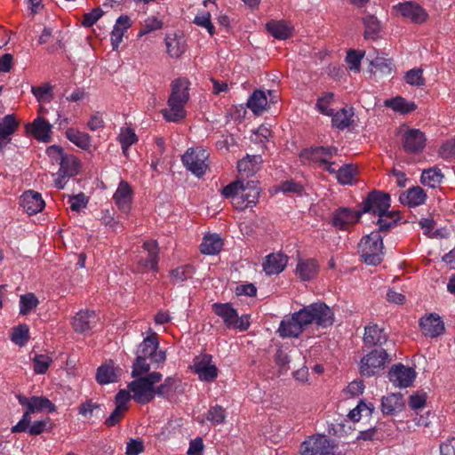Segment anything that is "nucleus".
Listing matches in <instances>:
<instances>
[{"mask_svg": "<svg viewBox=\"0 0 455 455\" xmlns=\"http://www.w3.org/2000/svg\"><path fill=\"white\" fill-rule=\"evenodd\" d=\"M333 322V312L325 303H312L292 314L290 318L283 319L278 333L282 338H298L305 327L311 323L327 327L332 325Z\"/></svg>", "mask_w": 455, "mask_h": 455, "instance_id": "1", "label": "nucleus"}, {"mask_svg": "<svg viewBox=\"0 0 455 455\" xmlns=\"http://www.w3.org/2000/svg\"><path fill=\"white\" fill-rule=\"evenodd\" d=\"M189 81L187 78H178L172 83V92L169 96L168 108L161 113L167 122L180 123L186 116L185 105L189 100Z\"/></svg>", "mask_w": 455, "mask_h": 455, "instance_id": "2", "label": "nucleus"}, {"mask_svg": "<svg viewBox=\"0 0 455 455\" xmlns=\"http://www.w3.org/2000/svg\"><path fill=\"white\" fill-rule=\"evenodd\" d=\"M163 375L158 371L137 377L129 383V391L132 393V398L140 404H148L155 399L156 384L162 380Z\"/></svg>", "mask_w": 455, "mask_h": 455, "instance_id": "3", "label": "nucleus"}, {"mask_svg": "<svg viewBox=\"0 0 455 455\" xmlns=\"http://www.w3.org/2000/svg\"><path fill=\"white\" fill-rule=\"evenodd\" d=\"M359 252L363 261L368 265H379L382 261L383 242L378 231L363 237L359 243Z\"/></svg>", "mask_w": 455, "mask_h": 455, "instance_id": "4", "label": "nucleus"}, {"mask_svg": "<svg viewBox=\"0 0 455 455\" xmlns=\"http://www.w3.org/2000/svg\"><path fill=\"white\" fill-rule=\"evenodd\" d=\"M389 361V355L385 349H374L361 359L360 373L367 378L374 376Z\"/></svg>", "mask_w": 455, "mask_h": 455, "instance_id": "5", "label": "nucleus"}, {"mask_svg": "<svg viewBox=\"0 0 455 455\" xmlns=\"http://www.w3.org/2000/svg\"><path fill=\"white\" fill-rule=\"evenodd\" d=\"M390 207V196L387 193L374 190L367 195L363 201V213H371L385 217Z\"/></svg>", "mask_w": 455, "mask_h": 455, "instance_id": "6", "label": "nucleus"}, {"mask_svg": "<svg viewBox=\"0 0 455 455\" xmlns=\"http://www.w3.org/2000/svg\"><path fill=\"white\" fill-rule=\"evenodd\" d=\"M208 157L209 153L202 148H188L182 156V163L194 175L202 177L208 167Z\"/></svg>", "mask_w": 455, "mask_h": 455, "instance_id": "7", "label": "nucleus"}, {"mask_svg": "<svg viewBox=\"0 0 455 455\" xmlns=\"http://www.w3.org/2000/svg\"><path fill=\"white\" fill-rule=\"evenodd\" d=\"M336 444L323 435H312L300 445L301 455H328Z\"/></svg>", "mask_w": 455, "mask_h": 455, "instance_id": "8", "label": "nucleus"}, {"mask_svg": "<svg viewBox=\"0 0 455 455\" xmlns=\"http://www.w3.org/2000/svg\"><path fill=\"white\" fill-rule=\"evenodd\" d=\"M158 336L156 332H153L139 345L136 355L148 358L151 363H164L166 359L165 351L158 350Z\"/></svg>", "mask_w": 455, "mask_h": 455, "instance_id": "9", "label": "nucleus"}, {"mask_svg": "<svg viewBox=\"0 0 455 455\" xmlns=\"http://www.w3.org/2000/svg\"><path fill=\"white\" fill-rule=\"evenodd\" d=\"M426 136L419 129H407L402 135L401 142L403 150L409 154H419L426 147Z\"/></svg>", "mask_w": 455, "mask_h": 455, "instance_id": "10", "label": "nucleus"}, {"mask_svg": "<svg viewBox=\"0 0 455 455\" xmlns=\"http://www.w3.org/2000/svg\"><path fill=\"white\" fill-rule=\"evenodd\" d=\"M259 188L257 181L243 180V188H241L240 196L236 197L234 206L239 210H244L248 207L254 206L259 200Z\"/></svg>", "mask_w": 455, "mask_h": 455, "instance_id": "11", "label": "nucleus"}, {"mask_svg": "<svg viewBox=\"0 0 455 455\" xmlns=\"http://www.w3.org/2000/svg\"><path fill=\"white\" fill-rule=\"evenodd\" d=\"M337 152L338 148L335 147H312L302 150L299 157L302 161L328 164Z\"/></svg>", "mask_w": 455, "mask_h": 455, "instance_id": "12", "label": "nucleus"}, {"mask_svg": "<svg viewBox=\"0 0 455 455\" xmlns=\"http://www.w3.org/2000/svg\"><path fill=\"white\" fill-rule=\"evenodd\" d=\"M142 248L148 251V257L146 259L140 258L137 260L134 271L144 272L149 267L156 271L158 265L157 243L156 241H147L143 243Z\"/></svg>", "mask_w": 455, "mask_h": 455, "instance_id": "13", "label": "nucleus"}, {"mask_svg": "<svg viewBox=\"0 0 455 455\" xmlns=\"http://www.w3.org/2000/svg\"><path fill=\"white\" fill-rule=\"evenodd\" d=\"M361 216L362 212L360 211L340 207L333 212L331 224L339 229H347L348 226L358 222Z\"/></svg>", "mask_w": 455, "mask_h": 455, "instance_id": "14", "label": "nucleus"}, {"mask_svg": "<svg viewBox=\"0 0 455 455\" xmlns=\"http://www.w3.org/2000/svg\"><path fill=\"white\" fill-rule=\"evenodd\" d=\"M415 376V371L412 368L405 367L401 363L393 365L388 371L389 380L401 387L411 386Z\"/></svg>", "mask_w": 455, "mask_h": 455, "instance_id": "15", "label": "nucleus"}, {"mask_svg": "<svg viewBox=\"0 0 455 455\" xmlns=\"http://www.w3.org/2000/svg\"><path fill=\"white\" fill-rule=\"evenodd\" d=\"M132 186L127 181L121 180L112 199L119 211L128 213L132 209Z\"/></svg>", "mask_w": 455, "mask_h": 455, "instance_id": "16", "label": "nucleus"}, {"mask_svg": "<svg viewBox=\"0 0 455 455\" xmlns=\"http://www.w3.org/2000/svg\"><path fill=\"white\" fill-rule=\"evenodd\" d=\"M19 403L29 409V411L41 412L46 411L48 412H52L56 410V406L46 397L44 396H32L28 398L23 395H16Z\"/></svg>", "mask_w": 455, "mask_h": 455, "instance_id": "17", "label": "nucleus"}, {"mask_svg": "<svg viewBox=\"0 0 455 455\" xmlns=\"http://www.w3.org/2000/svg\"><path fill=\"white\" fill-rule=\"evenodd\" d=\"M97 322L98 316L94 311L81 310L73 317L72 326L76 332L85 333L90 331Z\"/></svg>", "mask_w": 455, "mask_h": 455, "instance_id": "18", "label": "nucleus"}, {"mask_svg": "<svg viewBox=\"0 0 455 455\" xmlns=\"http://www.w3.org/2000/svg\"><path fill=\"white\" fill-rule=\"evenodd\" d=\"M395 9L404 18L410 19L413 23H423L427 20V13L419 4L404 2L396 4Z\"/></svg>", "mask_w": 455, "mask_h": 455, "instance_id": "19", "label": "nucleus"}, {"mask_svg": "<svg viewBox=\"0 0 455 455\" xmlns=\"http://www.w3.org/2000/svg\"><path fill=\"white\" fill-rule=\"evenodd\" d=\"M419 326L425 336L435 338L444 331V324L441 317L435 314H430L419 320Z\"/></svg>", "mask_w": 455, "mask_h": 455, "instance_id": "20", "label": "nucleus"}, {"mask_svg": "<svg viewBox=\"0 0 455 455\" xmlns=\"http://www.w3.org/2000/svg\"><path fill=\"white\" fill-rule=\"evenodd\" d=\"M52 125L42 116L36 118L33 123L26 124V132L32 134L37 140L48 142L51 140Z\"/></svg>", "mask_w": 455, "mask_h": 455, "instance_id": "21", "label": "nucleus"}, {"mask_svg": "<svg viewBox=\"0 0 455 455\" xmlns=\"http://www.w3.org/2000/svg\"><path fill=\"white\" fill-rule=\"evenodd\" d=\"M20 122L12 114L5 116L0 122V151L11 142L12 135L17 131Z\"/></svg>", "mask_w": 455, "mask_h": 455, "instance_id": "22", "label": "nucleus"}, {"mask_svg": "<svg viewBox=\"0 0 455 455\" xmlns=\"http://www.w3.org/2000/svg\"><path fill=\"white\" fill-rule=\"evenodd\" d=\"M21 206L28 215L40 212L45 206L40 193L28 190L21 196Z\"/></svg>", "mask_w": 455, "mask_h": 455, "instance_id": "23", "label": "nucleus"}, {"mask_svg": "<svg viewBox=\"0 0 455 455\" xmlns=\"http://www.w3.org/2000/svg\"><path fill=\"white\" fill-rule=\"evenodd\" d=\"M288 257L283 253H271L263 262V270L267 275H278L283 272L287 265Z\"/></svg>", "mask_w": 455, "mask_h": 455, "instance_id": "24", "label": "nucleus"}, {"mask_svg": "<svg viewBox=\"0 0 455 455\" xmlns=\"http://www.w3.org/2000/svg\"><path fill=\"white\" fill-rule=\"evenodd\" d=\"M263 160L260 155H247L245 157L238 161L237 170L241 176L246 178L253 176L261 166Z\"/></svg>", "mask_w": 455, "mask_h": 455, "instance_id": "25", "label": "nucleus"}, {"mask_svg": "<svg viewBox=\"0 0 455 455\" xmlns=\"http://www.w3.org/2000/svg\"><path fill=\"white\" fill-rule=\"evenodd\" d=\"M166 52L172 58L180 57L187 50L186 40L182 34H168L165 37Z\"/></svg>", "mask_w": 455, "mask_h": 455, "instance_id": "26", "label": "nucleus"}, {"mask_svg": "<svg viewBox=\"0 0 455 455\" xmlns=\"http://www.w3.org/2000/svg\"><path fill=\"white\" fill-rule=\"evenodd\" d=\"M404 405L403 395L399 393L390 394L387 396H383L381 399V411L385 415H393L402 411Z\"/></svg>", "mask_w": 455, "mask_h": 455, "instance_id": "27", "label": "nucleus"}, {"mask_svg": "<svg viewBox=\"0 0 455 455\" xmlns=\"http://www.w3.org/2000/svg\"><path fill=\"white\" fill-rule=\"evenodd\" d=\"M427 199V194L419 186L409 188L406 192L401 194L399 200L403 204L409 207H415L423 204Z\"/></svg>", "mask_w": 455, "mask_h": 455, "instance_id": "28", "label": "nucleus"}, {"mask_svg": "<svg viewBox=\"0 0 455 455\" xmlns=\"http://www.w3.org/2000/svg\"><path fill=\"white\" fill-rule=\"evenodd\" d=\"M132 20L127 15H121L111 32V44L113 50H117L126 30L132 27Z\"/></svg>", "mask_w": 455, "mask_h": 455, "instance_id": "29", "label": "nucleus"}, {"mask_svg": "<svg viewBox=\"0 0 455 455\" xmlns=\"http://www.w3.org/2000/svg\"><path fill=\"white\" fill-rule=\"evenodd\" d=\"M387 336L384 330L379 328L377 324L365 327L363 341L367 346H377L386 343Z\"/></svg>", "mask_w": 455, "mask_h": 455, "instance_id": "30", "label": "nucleus"}, {"mask_svg": "<svg viewBox=\"0 0 455 455\" xmlns=\"http://www.w3.org/2000/svg\"><path fill=\"white\" fill-rule=\"evenodd\" d=\"M212 311L220 318H222L227 328H231L234 320L236 317L237 311L230 303H214Z\"/></svg>", "mask_w": 455, "mask_h": 455, "instance_id": "31", "label": "nucleus"}, {"mask_svg": "<svg viewBox=\"0 0 455 455\" xmlns=\"http://www.w3.org/2000/svg\"><path fill=\"white\" fill-rule=\"evenodd\" d=\"M178 382L180 380L176 377L170 376L165 378L163 383L156 386L155 397L158 396L170 400L176 394Z\"/></svg>", "mask_w": 455, "mask_h": 455, "instance_id": "32", "label": "nucleus"}, {"mask_svg": "<svg viewBox=\"0 0 455 455\" xmlns=\"http://www.w3.org/2000/svg\"><path fill=\"white\" fill-rule=\"evenodd\" d=\"M59 164L58 174L70 178L76 176L80 169V161L73 155H67L62 157Z\"/></svg>", "mask_w": 455, "mask_h": 455, "instance_id": "33", "label": "nucleus"}, {"mask_svg": "<svg viewBox=\"0 0 455 455\" xmlns=\"http://www.w3.org/2000/svg\"><path fill=\"white\" fill-rule=\"evenodd\" d=\"M319 266L315 259L300 261L297 265V274L302 281H309L315 278L318 273Z\"/></svg>", "mask_w": 455, "mask_h": 455, "instance_id": "34", "label": "nucleus"}, {"mask_svg": "<svg viewBox=\"0 0 455 455\" xmlns=\"http://www.w3.org/2000/svg\"><path fill=\"white\" fill-rule=\"evenodd\" d=\"M222 246V239L220 235L213 234L204 237L200 245V251L203 254L214 255L221 251Z\"/></svg>", "mask_w": 455, "mask_h": 455, "instance_id": "35", "label": "nucleus"}, {"mask_svg": "<svg viewBox=\"0 0 455 455\" xmlns=\"http://www.w3.org/2000/svg\"><path fill=\"white\" fill-rule=\"evenodd\" d=\"M266 28L269 34L279 40H285L292 34L291 28L283 20H270L266 24Z\"/></svg>", "mask_w": 455, "mask_h": 455, "instance_id": "36", "label": "nucleus"}, {"mask_svg": "<svg viewBox=\"0 0 455 455\" xmlns=\"http://www.w3.org/2000/svg\"><path fill=\"white\" fill-rule=\"evenodd\" d=\"M364 25V38L376 40L379 37L381 26L379 20L371 14H368L362 19Z\"/></svg>", "mask_w": 455, "mask_h": 455, "instance_id": "37", "label": "nucleus"}, {"mask_svg": "<svg viewBox=\"0 0 455 455\" xmlns=\"http://www.w3.org/2000/svg\"><path fill=\"white\" fill-rule=\"evenodd\" d=\"M385 106L403 115L411 113L417 108V105L413 101H408L401 96L385 100Z\"/></svg>", "mask_w": 455, "mask_h": 455, "instance_id": "38", "label": "nucleus"}, {"mask_svg": "<svg viewBox=\"0 0 455 455\" xmlns=\"http://www.w3.org/2000/svg\"><path fill=\"white\" fill-rule=\"evenodd\" d=\"M267 105V99L264 92L256 90L250 96L247 106L255 114L260 115Z\"/></svg>", "mask_w": 455, "mask_h": 455, "instance_id": "39", "label": "nucleus"}, {"mask_svg": "<svg viewBox=\"0 0 455 455\" xmlns=\"http://www.w3.org/2000/svg\"><path fill=\"white\" fill-rule=\"evenodd\" d=\"M66 137L69 141L82 149L88 150L91 148V137L86 132L69 128L66 132Z\"/></svg>", "mask_w": 455, "mask_h": 455, "instance_id": "40", "label": "nucleus"}, {"mask_svg": "<svg viewBox=\"0 0 455 455\" xmlns=\"http://www.w3.org/2000/svg\"><path fill=\"white\" fill-rule=\"evenodd\" d=\"M117 379L112 361L110 363L102 364L97 370L96 380L100 385L116 382Z\"/></svg>", "mask_w": 455, "mask_h": 455, "instance_id": "41", "label": "nucleus"}, {"mask_svg": "<svg viewBox=\"0 0 455 455\" xmlns=\"http://www.w3.org/2000/svg\"><path fill=\"white\" fill-rule=\"evenodd\" d=\"M443 175L441 170L437 167L429 168L422 172L420 180L425 186L430 188H436L442 183Z\"/></svg>", "mask_w": 455, "mask_h": 455, "instance_id": "42", "label": "nucleus"}, {"mask_svg": "<svg viewBox=\"0 0 455 455\" xmlns=\"http://www.w3.org/2000/svg\"><path fill=\"white\" fill-rule=\"evenodd\" d=\"M331 123L332 125L339 130H343L351 125L352 114H349L346 108H341L335 114L331 115Z\"/></svg>", "mask_w": 455, "mask_h": 455, "instance_id": "43", "label": "nucleus"}, {"mask_svg": "<svg viewBox=\"0 0 455 455\" xmlns=\"http://www.w3.org/2000/svg\"><path fill=\"white\" fill-rule=\"evenodd\" d=\"M29 339V328L27 324H20L12 329L11 340L16 345L22 347Z\"/></svg>", "mask_w": 455, "mask_h": 455, "instance_id": "44", "label": "nucleus"}, {"mask_svg": "<svg viewBox=\"0 0 455 455\" xmlns=\"http://www.w3.org/2000/svg\"><path fill=\"white\" fill-rule=\"evenodd\" d=\"M39 301L36 296L32 292L21 295L20 298V314L26 315L32 309L36 308Z\"/></svg>", "mask_w": 455, "mask_h": 455, "instance_id": "45", "label": "nucleus"}, {"mask_svg": "<svg viewBox=\"0 0 455 455\" xmlns=\"http://www.w3.org/2000/svg\"><path fill=\"white\" fill-rule=\"evenodd\" d=\"M163 28V21L158 20L155 16H150L147 18L144 22L141 24L140 30L138 34V36H145L153 31L161 29Z\"/></svg>", "mask_w": 455, "mask_h": 455, "instance_id": "46", "label": "nucleus"}, {"mask_svg": "<svg viewBox=\"0 0 455 455\" xmlns=\"http://www.w3.org/2000/svg\"><path fill=\"white\" fill-rule=\"evenodd\" d=\"M52 359L47 355H36L33 358V368L36 374H44L51 363Z\"/></svg>", "mask_w": 455, "mask_h": 455, "instance_id": "47", "label": "nucleus"}, {"mask_svg": "<svg viewBox=\"0 0 455 455\" xmlns=\"http://www.w3.org/2000/svg\"><path fill=\"white\" fill-rule=\"evenodd\" d=\"M148 358L142 357L140 355L136 356L135 361L132 364V376L133 378L142 377L144 374L148 373L150 370V364L148 363Z\"/></svg>", "mask_w": 455, "mask_h": 455, "instance_id": "48", "label": "nucleus"}, {"mask_svg": "<svg viewBox=\"0 0 455 455\" xmlns=\"http://www.w3.org/2000/svg\"><path fill=\"white\" fill-rule=\"evenodd\" d=\"M334 98L333 92H323L321 97L318 98L316 102L317 109L323 115L331 116L333 109L329 108V105L332 102Z\"/></svg>", "mask_w": 455, "mask_h": 455, "instance_id": "49", "label": "nucleus"}, {"mask_svg": "<svg viewBox=\"0 0 455 455\" xmlns=\"http://www.w3.org/2000/svg\"><path fill=\"white\" fill-rule=\"evenodd\" d=\"M241 188H243V180H237L227 185L221 190V195L225 198H232L234 204L236 202V197L240 196Z\"/></svg>", "mask_w": 455, "mask_h": 455, "instance_id": "50", "label": "nucleus"}, {"mask_svg": "<svg viewBox=\"0 0 455 455\" xmlns=\"http://www.w3.org/2000/svg\"><path fill=\"white\" fill-rule=\"evenodd\" d=\"M371 65L376 68V71L382 75H390L393 71V63L391 60L377 56L371 60Z\"/></svg>", "mask_w": 455, "mask_h": 455, "instance_id": "51", "label": "nucleus"}, {"mask_svg": "<svg viewBox=\"0 0 455 455\" xmlns=\"http://www.w3.org/2000/svg\"><path fill=\"white\" fill-rule=\"evenodd\" d=\"M206 419L213 425L222 424L226 419L225 409L220 405L212 406L206 414Z\"/></svg>", "mask_w": 455, "mask_h": 455, "instance_id": "52", "label": "nucleus"}, {"mask_svg": "<svg viewBox=\"0 0 455 455\" xmlns=\"http://www.w3.org/2000/svg\"><path fill=\"white\" fill-rule=\"evenodd\" d=\"M194 275V268L190 265L179 267L172 271V277L173 282L181 283L185 280L192 278Z\"/></svg>", "mask_w": 455, "mask_h": 455, "instance_id": "53", "label": "nucleus"}, {"mask_svg": "<svg viewBox=\"0 0 455 455\" xmlns=\"http://www.w3.org/2000/svg\"><path fill=\"white\" fill-rule=\"evenodd\" d=\"M404 79L407 84L413 86H423L425 79L423 77V71L420 68H412L405 73Z\"/></svg>", "mask_w": 455, "mask_h": 455, "instance_id": "54", "label": "nucleus"}, {"mask_svg": "<svg viewBox=\"0 0 455 455\" xmlns=\"http://www.w3.org/2000/svg\"><path fill=\"white\" fill-rule=\"evenodd\" d=\"M194 23L199 27L205 28L211 36L215 32V28L212 23L211 13L209 12H203L197 14L194 19Z\"/></svg>", "mask_w": 455, "mask_h": 455, "instance_id": "55", "label": "nucleus"}, {"mask_svg": "<svg viewBox=\"0 0 455 455\" xmlns=\"http://www.w3.org/2000/svg\"><path fill=\"white\" fill-rule=\"evenodd\" d=\"M355 175L352 165H344L337 172V179L341 184H351Z\"/></svg>", "mask_w": 455, "mask_h": 455, "instance_id": "56", "label": "nucleus"}, {"mask_svg": "<svg viewBox=\"0 0 455 455\" xmlns=\"http://www.w3.org/2000/svg\"><path fill=\"white\" fill-rule=\"evenodd\" d=\"M104 12L100 7L92 10V12L84 13L82 20V25L84 28L92 27L103 15Z\"/></svg>", "mask_w": 455, "mask_h": 455, "instance_id": "57", "label": "nucleus"}, {"mask_svg": "<svg viewBox=\"0 0 455 455\" xmlns=\"http://www.w3.org/2000/svg\"><path fill=\"white\" fill-rule=\"evenodd\" d=\"M398 220L396 213L395 212H387L385 217H379L378 220V225L379 227L378 232L387 231Z\"/></svg>", "mask_w": 455, "mask_h": 455, "instance_id": "58", "label": "nucleus"}, {"mask_svg": "<svg viewBox=\"0 0 455 455\" xmlns=\"http://www.w3.org/2000/svg\"><path fill=\"white\" fill-rule=\"evenodd\" d=\"M363 55H364L363 52H360L355 50L350 49L347 52V57H346V60H347V64L349 65V68L359 71L361 60H362Z\"/></svg>", "mask_w": 455, "mask_h": 455, "instance_id": "59", "label": "nucleus"}, {"mask_svg": "<svg viewBox=\"0 0 455 455\" xmlns=\"http://www.w3.org/2000/svg\"><path fill=\"white\" fill-rule=\"evenodd\" d=\"M118 140L121 144H125V146H132L138 141V137L133 129L126 127L121 129Z\"/></svg>", "mask_w": 455, "mask_h": 455, "instance_id": "60", "label": "nucleus"}, {"mask_svg": "<svg viewBox=\"0 0 455 455\" xmlns=\"http://www.w3.org/2000/svg\"><path fill=\"white\" fill-rule=\"evenodd\" d=\"M68 203L73 212H79L81 209L86 207L88 199L84 193H80L78 195L69 196Z\"/></svg>", "mask_w": 455, "mask_h": 455, "instance_id": "61", "label": "nucleus"}, {"mask_svg": "<svg viewBox=\"0 0 455 455\" xmlns=\"http://www.w3.org/2000/svg\"><path fill=\"white\" fill-rule=\"evenodd\" d=\"M100 408V404L92 402V399H87L78 406V413L84 418H91L93 411Z\"/></svg>", "mask_w": 455, "mask_h": 455, "instance_id": "62", "label": "nucleus"}, {"mask_svg": "<svg viewBox=\"0 0 455 455\" xmlns=\"http://www.w3.org/2000/svg\"><path fill=\"white\" fill-rule=\"evenodd\" d=\"M34 413L33 411H29V409L27 408L26 411L23 413V416L21 419L12 427V433H21L26 432L28 428L30 422H31V417L30 415Z\"/></svg>", "mask_w": 455, "mask_h": 455, "instance_id": "63", "label": "nucleus"}, {"mask_svg": "<svg viewBox=\"0 0 455 455\" xmlns=\"http://www.w3.org/2000/svg\"><path fill=\"white\" fill-rule=\"evenodd\" d=\"M439 156L443 159L455 157V138L446 140L441 146Z\"/></svg>", "mask_w": 455, "mask_h": 455, "instance_id": "64", "label": "nucleus"}]
</instances>
